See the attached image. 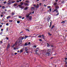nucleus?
I'll use <instances>...</instances> for the list:
<instances>
[{"label":"nucleus","instance_id":"nucleus-1","mask_svg":"<svg viewBox=\"0 0 67 67\" xmlns=\"http://www.w3.org/2000/svg\"><path fill=\"white\" fill-rule=\"evenodd\" d=\"M32 13H27L26 15V19L27 20H32V16H30L31 14Z\"/></svg>","mask_w":67,"mask_h":67},{"label":"nucleus","instance_id":"nucleus-2","mask_svg":"<svg viewBox=\"0 0 67 67\" xmlns=\"http://www.w3.org/2000/svg\"><path fill=\"white\" fill-rule=\"evenodd\" d=\"M34 7H35V8H36V9H38L39 8V5H38V4H37V5L36 4L34 5Z\"/></svg>","mask_w":67,"mask_h":67},{"label":"nucleus","instance_id":"nucleus-3","mask_svg":"<svg viewBox=\"0 0 67 67\" xmlns=\"http://www.w3.org/2000/svg\"><path fill=\"white\" fill-rule=\"evenodd\" d=\"M25 51H26V52L27 54H28V53H29V51H28L29 49H27V47H26L25 48Z\"/></svg>","mask_w":67,"mask_h":67},{"label":"nucleus","instance_id":"nucleus-4","mask_svg":"<svg viewBox=\"0 0 67 67\" xmlns=\"http://www.w3.org/2000/svg\"><path fill=\"white\" fill-rule=\"evenodd\" d=\"M22 41L21 40H19L18 42V45H21L22 44Z\"/></svg>","mask_w":67,"mask_h":67},{"label":"nucleus","instance_id":"nucleus-5","mask_svg":"<svg viewBox=\"0 0 67 67\" xmlns=\"http://www.w3.org/2000/svg\"><path fill=\"white\" fill-rule=\"evenodd\" d=\"M51 18H50L49 17H48L47 18V20L48 22H49V20H51Z\"/></svg>","mask_w":67,"mask_h":67},{"label":"nucleus","instance_id":"nucleus-6","mask_svg":"<svg viewBox=\"0 0 67 67\" xmlns=\"http://www.w3.org/2000/svg\"><path fill=\"white\" fill-rule=\"evenodd\" d=\"M46 55H47V56H51V54L47 52L46 54Z\"/></svg>","mask_w":67,"mask_h":67},{"label":"nucleus","instance_id":"nucleus-7","mask_svg":"<svg viewBox=\"0 0 67 67\" xmlns=\"http://www.w3.org/2000/svg\"><path fill=\"white\" fill-rule=\"evenodd\" d=\"M51 49H49L48 50L47 53H51Z\"/></svg>","mask_w":67,"mask_h":67},{"label":"nucleus","instance_id":"nucleus-8","mask_svg":"<svg viewBox=\"0 0 67 67\" xmlns=\"http://www.w3.org/2000/svg\"><path fill=\"white\" fill-rule=\"evenodd\" d=\"M24 4L26 6L27 5V6H29V5H28V3H24Z\"/></svg>","mask_w":67,"mask_h":67},{"label":"nucleus","instance_id":"nucleus-9","mask_svg":"<svg viewBox=\"0 0 67 67\" xmlns=\"http://www.w3.org/2000/svg\"><path fill=\"white\" fill-rule=\"evenodd\" d=\"M41 36L42 37V38L44 40H45V37H44V35H42Z\"/></svg>","mask_w":67,"mask_h":67},{"label":"nucleus","instance_id":"nucleus-10","mask_svg":"<svg viewBox=\"0 0 67 67\" xmlns=\"http://www.w3.org/2000/svg\"><path fill=\"white\" fill-rule=\"evenodd\" d=\"M14 45H15V46H16V45H18V41H16V42H15V43Z\"/></svg>","mask_w":67,"mask_h":67},{"label":"nucleus","instance_id":"nucleus-11","mask_svg":"<svg viewBox=\"0 0 67 67\" xmlns=\"http://www.w3.org/2000/svg\"><path fill=\"white\" fill-rule=\"evenodd\" d=\"M25 38H27V37H31V36H28L25 35Z\"/></svg>","mask_w":67,"mask_h":67},{"label":"nucleus","instance_id":"nucleus-12","mask_svg":"<svg viewBox=\"0 0 67 67\" xmlns=\"http://www.w3.org/2000/svg\"><path fill=\"white\" fill-rule=\"evenodd\" d=\"M27 8H29V7H25L24 9V10H27Z\"/></svg>","mask_w":67,"mask_h":67},{"label":"nucleus","instance_id":"nucleus-13","mask_svg":"<svg viewBox=\"0 0 67 67\" xmlns=\"http://www.w3.org/2000/svg\"><path fill=\"white\" fill-rule=\"evenodd\" d=\"M35 52H36V54H37V53L36 52H38V50L37 49H35Z\"/></svg>","mask_w":67,"mask_h":67},{"label":"nucleus","instance_id":"nucleus-14","mask_svg":"<svg viewBox=\"0 0 67 67\" xmlns=\"http://www.w3.org/2000/svg\"><path fill=\"white\" fill-rule=\"evenodd\" d=\"M28 45H29V44H27V43H25V46H27Z\"/></svg>","mask_w":67,"mask_h":67},{"label":"nucleus","instance_id":"nucleus-15","mask_svg":"<svg viewBox=\"0 0 67 67\" xmlns=\"http://www.w3.org/2000/svg\"><path fill=\"white\" fill-rule=\"evenodd\" d=\"M22 52H23V50L21 49L20 50V52H19V53H22Z\"/></svg>","mask_w":67,"mask_h":67},{"label":"nucleus","instance_id":"nucleus-16","mask_svg":"<svg viewBox=\"0 0 67 67\" xmlns=\"http://www.w3.org/2000/svg\"><path fill=\"white\" fill-rule=\"evenodd\" d=\"M11 18V16H8L7 17V19H9V18Z\"/></svg>","mask_w":67,"mask_h":67},{"label":"nucleus","instance_id":"nucleus-17","mask_svg":"<svg viewBox=\"0 0 67 67\" xmlns=\"http://www.w3.org/2000/svg\"><path fill=\"white\" fill-rule=\"evenodd\" d=\"M9 22H10V23H12V22H13V20H9Z\"/></svg>","mask_w":67,"mask_h":67},{"label":"nucleus","instance_id":"nucleus-18","mask_svg":"<svg viewBox=\"0 0 67 67\" xmlns=\"http://www.w3.org/2000/svg\"><path fill=\"white\" fill-rule=\"evenodd\" d=\"M12 4V3H11V2H9L8 3V4H9V5H10V4Z\"/></svg>","mask_w":67,"mask_h":67},{"label":"nucleus","instance_id":"nucleus-19","mask_svg":"<svg viewBox=\"0 0 67 67\" xmlns=\"http://www.w3.org/2000/svg\"><path fill=\"white\" fill-rule=\"evenodd\" d=\"M52 25V22H50V25L49 26V27H51V26H52V25Z\"/></svg>","mask_w":67,"mask_h":67},{"label":"nucleus","instance_id":"nucleus-20","mask_svg":"<svg viewBox=\"0 0 67 67\" xmlns=\"http://www.w3.org/2000/svg\"><path fill=\"white\" fill-rule=\"evenodd\" d=\"M17 23H18V24H19V23H20V21L18 20L17 21Z\"/></svg>","mask_w":67,"mask_h":67},{"label":"nucleus","instance_id":"nucleus-21","mask_svg":"<svg viewBox=\"0 0 67 67\" xmlns=\"http://www.w3.org/2000/svg\"><path fill=\"white\" fill-rule=\"evenodd\" d=\"M24 39V37H23L21 38H20L21 40H21L22 41V40H23Z\"/></svg>","mask_w":67,"mask_h":67},{"label":"nucleus","instance_id":"nucleus-22","mask_svg":"<svg viewBox=\"0 0 67 67\" xmlns=\"http://www.w3.org/2000/svg\"><path fill=\"white\" fill-rule=\"evenodd\" d=\"M24 6H21L20 7V8H21V9H24Z\"/></svg>","mask_w":67,"mask_h":67},{"label":"nucleus","instance_id":"nucleus-23","mask_svg":"<svg viewBox=\"0 0 67 67\" xmlns=\"http://www.w3.org/2000/svg\"><path fill=\"white\" fill-rule=\"evenodd\" d=\"M14 46H15V44H14L12 46V47L13 48L14 47Z\"/></svg>","mask_w":67,"mask_h":67},{"label":"nucleus","instance_id":"nucleus-24","mask_svg":"<svg viewBox=\"0 0 67 67\" xmlns=\"http://www.w3.org/2000/svg\"><path fill=\"white\" fill-rule=\"evenodd\" d=\"M10 45H9H9H7V48H9V47H10Z\"/></svg>","mask_w":67,"mask_h":67},{"label":"nucleus","instance_id":"nucleus-25","mask_svg":"<svg viewBox=\"0 0 67 67\" xmlns=\"http://www.w3.org/2000/svg\"><path fill=\"white\" fill-rule=\"evenodd\" d=\"M22 16H19V18L20 19H21L22 18Z\"/></svg>","mask_w":67,"mask_h":67},{"label":"nucleus","instance_id":"nucleus-26","mask_svg":"<svg viewBox=\"0 0 67 67\" xmlns=\"http://www.w3.org/2000/svg\"><path fill=\"white\" fill-rule=\"evenodd\" d=\"M14 6H15V7H16L17 6V4H14Z\"/></svg>","mask_w":67,"mask_h":67},{"label":"nucleus","instance_id":"nucleus-27","mask_svg":"<svg viewBox=\"0 0 67 67\" xmlns=\"http://www.w3.org/2000/svg\"><path fill=\"white\" fill-rule=\"evenodd\" d=\"M65 22L63 20L62 21V22H61V23H65Z\"/></svg>","mask_w":67,"mask_h":67},{"label":"nucleus","instance_id":"nucleus-28","mask_svg":"<svg viewBox=\"0 0 67 67\" xmlns=\"http://www.w3.org/2000/svg\"><path fill=\"white\" fill-rule=\"evenodd\" d=\"M59 6H57L56 7V8L57 9H58L59 8Z\"/></svg>","mask_w":67,"mask_h":67},{"label":"nucleus","instance_id":"nucleus-29","mask_svg":"<svg viewBox=\"0 0 67 67\" xmlns=\"http://www.w3.org/2000/svg\"><path fill=\"white\" fill-rule=\"evenodd\" d=\"M11 2L12 3H14L15 2V1H12Z\"/></svg>","mask_w":67,"mask_h":67},{"label":"nucleus","instance_id":"nucleus-30","mask_svg":"<svg viewBox=\"0 0 67 67\" xmlns=\"http://www.w3.org/2000/svg\"><path fill=\"white\" fill-rule=\"evenodd\" d=\"M54 25H53L52 26V27L51 28V29H53V28H54Z\"/></svg>","mask_w":67,"mask_h":67},{"label":"nucleus","instance_id":"nucleus-31","mask_svg":"<svg viewBox=\"0 0 67 67\" xmlns=\"http://www.w3.org/2000/svg\"><path fill=\"white\" fill-rule=\"evenodd\" d=\"M2 9H5V7H4V6H2Z\"/></svg>","mask_w":67,"mask_h":67},{"label":"nucleus","instance_id":"nucleus-32","mask_svg":"<svg viewBox=\"0 0 67 67\" xmlns=\"http://www.w3.org/2000/svg\"><path fill=\"white\" fill-rule=\"evenodd\" d=\"M54 5H57V3H55L54 4Z\"/></svg>","mask_w":67,"mask_h":67},{"label":"nucleus","instance_id":"nucleus-33","mask_svg":"<svg viewBox=\"0 0 67 67\" xmlns=\"http://www.w3.org/2000/svg\"><path fill=\"white\" fill-rule=\"evenodd\" d=\"M14 13H12V15H14Z\"/></svg>","mask_w":67,"mask_h":67},{"label":"nucleus","instance_id":"nucleus-34","mask_svg":"<svg viewBox=\"0 0 67 67\" xmlns=\"http://www.w3.org/2000/svg\"><path fill=\"white\" fill-rule=\"evenodd\" d=\"M59 13H57V14H56V15H55V16H57V15H59Z\"/></svg>","mask_w":67,"mask_h":67},{"label":"nucleus","instance_id":"nucleus-35","mask_svg":"<svg viewBox=\"0 0 67 67\" xmlns=\"http://www.w3.org/2000/svg\"><path fill=\"white\" fill-rule=\"evenodd\" d=\"M21 5H23V3L21 2L20 3Z\"/></svg>","mask_w":67,"mask_h":67},{"label":"nucleus","instance_id":"nucleus-36","mask_svg":"<svg viewBox=\"0 0 67 67\" xmlns=\"http://www.w3.org/2000/svg\"><path fill=\"white\" fill-rule=\"evenodd\" d=\"M38 37H42V35H39L38 36Z\"/></svg>","mask_w":67,"mask_h":67},{"label":"nucleus","instance_id":"nucleus-37","mask_svg":"<svg viewBox=\"0 0 67 67\" xmlns=\"http://www.w3.org/2000/svg\"><path fill=\"white\" fill-rule=\"evenodd\" d=\"M2 14H3V13H5V12H3L1 13Z\"/></svg>","mask_w":67,"mask_h":67},{"label":"nucleus","instance_id":"nucleus-38","mask_svg":"<svg viewBox=\"0 0 67 67\" xmlns=\"http://www.w3.org/2000/svg\"><path fill=\"white\" fill-rule=\"evenodd\" d=\"M47 8H51V6H48Z\"/></svg>","mask_w":67,"mask_h":67},{"label":"nucleus","instance_id":"nucleus-39","mask_svg":"<svg viewBox=\"0 0 67 67\" xmlns=\"http://www.w3.org/2000/svg\"><path fill=\"white\" fill-rule=\"evenodd\" d=\"M7 3V1H5L3 2V3H4V4H5Z\"/></svg>","mask_w":67,"mask_h":67},{"label":"nucleus","instance_id":"nucleus-40","mask_svg":"<svg viewBox=\"0 0 67 67\" xmlns=\"http://www.w3.org/2000/svg\"><path fill=\"white\" fill-rule=\"evenodd\" d=\"M26 31H28V32H30V30H29L28 29H26Z\"/></svg>","mask_w":67,"mask_h":67},{"label":"nucleus","instance_id":"nucleus-41","mask_svg":"<svg viewBox=\"0 0 67 67\" xmlns=\"http://www.w3.org/2000/svg\"><path fill=\"white\" fill-rule=\"evenodd\" d=\"M48 34L50 36H51V35H52V34H50V33H48Z\"/></svg>","mask_w":67,"mask_h":67},{"label":"nucleus","instance_id":"nucleus-42","mask_svg":"<svg viewBox=\"0 0 67 67\" xmlns=\"http://www.w3.org/2000/svg\"><path fill=\"white\" fill-rule=\"evenodd\" d=\"M35 61H36V59H35H35H34V62H35Z\"/></svg>","mask_w":67,"mask_h":67},{"label":"nucleus","instance_id":"nucleus-43","mask_svg":"<svg viewBox=\"0 0 67 67\" xmlns=\"http://www.w3.org/2000/svg\"><path fill=\"white\" fill-rule=\"evenodd\" d=\"M34 47H35V48H36V46L35 45H34Z\"/></svg>","mask_w":67,"mask_h":67},{"label":"nucleus","instance_id":"nucleus-44","mask_svg":"<svg viewBox=\"0 0 67 67\" xmlns=\"http://www.w3.org/2000/svg\"><path fill=\"white\" fill-rule=\"evenodd\" d=\"M0 35H1L2 34V32H1L0 33Z\"/></svg>","mask_w":67,"mask_h":67},{"label":"nucleus","instance_id":"nucleus-45","mask_svg":"<svg viewBox=\"0 0 67 67\" xmlns=\"http://www.w3.org/2000/svg\"><path fill=\"white\" fill-rule=\"evenodd\" d=\"M13 49H14V50H16V48L15 47L14 48H13Z\"/></svg>","mask_w":67,"mask_h":67},{"label":"nucleus","instance_id":"nucleus-46","mask_svg":"<svg viewBox=\"0 0 67 67\" xmlns=\"http://www.w3.org/2000/svg\"><path fill=\"white\" fill-rule=\"evenodd\" d=\"M0 43H2H2H3V42H2V41H1Z\"/></svg>","mask_w":67,"mask_h":67},{"label":"nucleus","instance_id":"nucleus-47","mask_svg":"<svg viewBox=\"0 0 67 67\" xmlns=\"http://www.w3.org/2000/svg\"><path fill=\"white\" fill-rule=\"evenodd\" d=\"M25 19V18H24V17H23L22 18V20H23V19Z\"/></svg>","mask_w":67,"mask_h":67},{"label":"nucleus","instance_id":"nucleus-48","mask_svg":"<svg viewBox=\"0 0 67 67\" xmlns=\"http://www.w3.org/2000/svg\"><path fill=\"white\" fill-rule=\"evenodd\" d=\"M49 11H50V12H51V11H52V9L51 8L50 9Z\"/></svg>","mask_w":67,"mask_h":67},{"label":"nucleus","instance_id":"nucleus-49","mask_svg":"<svg viewBox=\"0 0 67 67\" xmlns=\"http://www.w3.org/2000/svg\"><path fill=\"white\" fill-rule=\"evenodd\" d=\"M31 44V42H28V45H30V44Z\"/></svg>","mask_w":67,"mask_h":67},{"label":"nucleus","instance_id":"nucleus-50","mask_svg":"<svg viewBox=\"0 0 67 67\" xmlns=\"http://www.w3.org/2000/svg\"><path fill=\"white\" fill-rule=\"evenodd\" d=\"M39 40L40 41H42V39H39Z\"/></svg>","mask_w":67,"mask_h":67},{"label":"nucleus","instance_id":"nucleus-51","mask_svg":"<svg viewBox=\"0 0 67 67\" xmlns=\"http://www.w3.org/2000/svg\"><path fill=\"white\" fill-rule=\"evenodd\" d=\"M62 3H64V1H62Z\"/></svg>","mask_w":67,"mask_h":67},{"label":"nucleus","instance_id":"nucleus-52","mask_svg":"<svg viewBox=\"0 0 67 67\" xmlns=\"http://www.w3.org/2000/svg\"><path fill=\"white\" fill-rule=\"evenodd\" d=\"M32 14H34V11H33L32 12Z\"/></svg>","mask_w":67,"mask_h":67},{"label":"nucleus","instance_id":"nucleus-53","mask_svg":"<svg viewBox=\"0 0 67 67\" xmlns=\"http://www.w3.org/2000/svg\"><path fill=\"white\" fill-rule=\"evenodd\" d=\"M25 2L26 3H29V1H26Z\"/></svg>","mask_w":67,"mask_h":67},{"label":"nucleus","instance_id":"nucleus-54","mask_svg":"<svg viewBox=\"0 0 67 67\" xmlns=\"http://www.w3.org/2000/svg\"><path fill=\"white\" fill-rule=\"evenodd\" d=\"M47 47H49V44H48L47 46Z\"/></svg>","mask_w":67,"mask_h":67},{"label":"nucleus","instance_id":"nucleus-55","mask_svg":"<svg viewBox=\"0 0 67 67\" xmlns=\"http://www.w3.org/2000/svg\"><path fill=\"white\" fill-rule=\"evenodd\" d=\"M41 4H42V3H40L39 4V5L41 6Z\"/></svg>","mask_w":67,"mask_h":67},{"label":"nucleus","instance_id":"nucleus-56","mask_svg":"<svg viewBox=\"0 0 67 67\" xmlns=\"http://www.w3.org/2000/svg\"><path fill=\"white\" fill-rule=\"evenodd\" d=\"M6 39L7 40H9V38L8 37H6Z\"/></svg>","mask_w":67,"mask_h":67},{"label":"nucleus","instance_id":"nucleus-57","mask_svg":"<svg viewBox=\"0 0 67 67\" xmlns=\"http://www.w3.org/2000/svg\"><path fill=\"white\" fill-rule=\"evenodd\" d=\"M9 25V24L7 23L6 24V25Z\"/></svg>","mask_w":67,"mask_h":67},{"label":"nucleus","instance_id":"nucleus-58","mask_svg":"<svg viewBox=\"0 0 67 67\" xmlns=\"http://www.w3.org/2000/svg\"><path fill=\"white\" fill-rule=\"evenodd\" d=\"M2 25H0V27H2Z\"/></svg>","mask_w":67,"mask_h":67},{"label":"nucleus","instance_id":"nucleus-59","mask_svg":"<svg viewBox=\"0 0 67 67\" xmlns=\"http://www.w3.org/2000/svg\"><path fill=\"white\" fill-rule=\"evenodd\" d=\"M18 6L19 7H21V5H19Z\"/></svg>","mask_w":67,"mask_h":67},{"label":"nucleus","instance_id":"nucleus-60","mask_svg":"<svg viewBox=\"0 0 67 67\" xmlns=\"http://www.w3.org/2000/svg\"><path fill=\"white\" fill-rule=\"evenodd\" d=\"M6 30L7 31H8V27L6 29Z\"/></svg>","mask_w":67,"mask_h":67},{"label":"nucleus","instance_id":"nucleus-61","mask_svg":"<svg viewBox=\"0 0 67 67\" xmlns=\"http://www.w3.org/2000/svg\"><path fill=\"white\" fill-rule=\"evenodd\" d=\"M17 2H18V3H19V1L18 0L16 1Z\"/></svg>","mask_w":67,"mask_h":67},{"label":"nucleus","instance_id":"nucleus-62","mask_svg":"<svg viewBox=\"0 0 67 67\" xmlns=\"http://www.w3.org/2000/svg\"><path fill=\"white\" fill-rule=\"evenodd\" d=\"M44 6L45 7H46V5L45 4H44Z\"/></svg>","mask_w":67,"mask_h":67},{"label":"nucleus","instance_id":"nucleus-63","mask_svg":"<svg viewBox=\"0 0 67 67\" xmlns=\"http://www.w3.org/2000/svg\"><path fill=\"white\" fill-rule=\"evenodd\" d=\"M23 33V31H21L20 32V34H21V33Z\"/></svg>","mask_w":67,"mask_h":67},{"label":"nucleus","instance_id":"nucleus-64","mask_svg":"<svg viewBox=\"0 0 67 67\" xmlns=\"http://www.w3.org/2000/svg\"><path fill=\"white\" fill-rule=\"evenodd\" d=\"M16 54H17V53H15V55H16Z\"/></svg>","mask_w":67,"mask_h":67}]
</instances>
